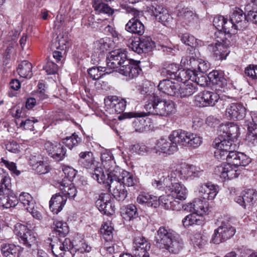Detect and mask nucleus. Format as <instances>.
Here are the masks:
<instances>
[{"instance_id":"f257e3e1","label":"nucleus","mask_w":257,"mask_h":257,"mask_svg":"<svg viewBox=\"0 0 257 257\" xmlns=\"http://www.w3.org/2000/svg\"><path fill=\"white\" fill-rule=\"evenodd\" d=\"M219 143L217 142V147H214L215 157L218 160H226L227 163L217 166L214 173L224 181L236 178L240 174L238 167L249 164L250 159L243 153L235 151L237 147L235 143L227 140Z\"/></svg>"},{"instance_id":"f03ea898","label":"nucleus","mask_w":257,"mask_h":257,"mask_svg":"<svg viewBox=\"0 0 257 257\" xmlns=\"http://www.w3.org/2000/svg\"><path fill=\"white\" fill-rule=\"evenodd\" d=\"M146 112H131L125 113L128 118L135 117L132 125L136 132L143 133L148 128L147 121L150 119L145 118L147 115H158L166 116L175 112V103L170 100L161 99L156 94L150 95L149 100L145 105Z\"/></svg>"},{"instance_id":"7ed1b4c3","label":"nucleus","mask_w":257,"mask_h":257,"mask_svg":"<svg viewBox=\"0 0 257 257\" xmlns=\"http://www.w3.org/2000/svg\"><path fill=\"white\" fill-rule=\"evenodd\" d=\"M100 173H101V176L99 178V175L97 174V183L101 186L99 187L106 193H102L99 195L97 199V205H99L97 208L102 214L108 215L110 214L111 205L108 202L109 195L107 192L110 191V188H112V194L114 198L118 201L124 200L127 195V191L125 186L118 181H114L112 185H110L109 181L106 180L103 170L101 169Z\"/></svg>"},{"instance_id":"20e7f679","label":"nucleus","mask_w":257,"mask_h":257,"mask_svg":"<svg viewBox=\"0 0 257 257\" xmlns=\"http://www.w3.org/2000/svg\"><path fill=\"white\" fill-rule=\"evenodd\" d=\"M127 53L124 49L111 51L106 58V65L111 69L118 68L119 73L130 79H133L141 71L140 62L128 59Z\"/></svg>"},{"instance_id":"39448f33","label":"nucleus","mask_w":257,"mask_h":257,"mask_svg":"<svg viewBox=\"0 0 257 257\" xmlns=\"http://www.w3.org/2000/svg\"><path fill=\"white\" fill-rule=\"evenodd\" d=\"M203 171L199 168L193 165H190L185 163L176 165L170 168L167 177L163 180L160 178L159 180H154L152 184L153 187L158 189L165 186L168 189L170 187V182L176 181L180 179L182 180H186L192 176L199 177Z\"/></svg>"},{"instance_id":"423d86ee","label":"nucleus","mask_w":257,"mask_h":257,"mask_svg":"<svg viewBox=\"0 0 257 257\" xmlns=\"http://www.w3.org/2000/svg\"><path fill=\"white\" fill-rule=\"evenodd\" d=\"M157 246L172 253H178L183 248L184 243L180 235L168 226H161L155 237Z\"/></svg>"},{"instance_id":"0eeeda50","label":"nucleus","mask_w":257,"mask_h":257,"mask_svg":"<svg viewBox=\"0 0 257 257\" xmlns=\"http://www.w3.org/2000/svg\"><path fill=\"white\" fill-rule=\"evenodd\" d=\"M104 108L106 113H104L106 118L102 116L99 117L103 120L106 124H108V120L111 117L108 114L114 113H120L122 112L126 106V101L123 99H119L116 96H108L104 99Z\"/></svg>"},{"instance_id":"6e6552de","label":"nucleus","mask_w":257,"mask_h":257,"mask_svg":"<svg viewBox=\"0 0 257 257\" xmlns=\"http://www.w3.org/2000/svg\"><path fill=\"white\" fill-rule=\"evenodd\" d=\"M14 232L18 236L20 243L28 249L33 248L37 244V238L35 233L30 228L21 223H17Z\"/></svg>"},{"instance_id":"1a4fd4ad","label":"nucleus","mask_w":257,"mask_h":257,"mask_svg":"<svg viewBox=\"0 0 257 257\" xmlns=\"http://www.w3.org/2000/svg\"><path fill=\"white\" fill-rule=\"evenodd\" d=\"M181 63L184 67L191 68L195 73L202 74L206 72L209 69V64L208 62L198 59L196 53H190L189 55L183 57Z\"/></svg>"},{"instance_id":"9d476101","label":"nucleus","mask_w":257,"mask_h":257,"mask_svg":"<svg viewBox=\"0 0 257 257\" xmlns=\"http://www.w3.org/2000/svg\"><path fill=\"white\" fill-rule=\"evenodd\" d=\"M122 7L126 10L127 13L132 14L134 17L125 25V30L130 33L142 35L145 32V26L136 18L139 15V12L135 9L128 6H124Z\"/></svg>"},{"instance_id":"9b49d317","label":"nucleus","mask_w":257,"mask_h":257,"mask_svg":"<svg viewBox=\"0 0 257 257\" xmlns=\"http://www.w3.org/2000/svg\"><path fill=\"white\" fill-rule=\"evenodd\" d=\"M220 131H222V134L214 141V147H217V142L220 143L219 142H222L223 140H227L234 143V140H236L238 137L239 127L236 124L232 123L221 125Z\"/></svg>"},{"instance_id":"f8f14e48","label":"nucleus","mask_w":257,"mask_h":257,"mask_svg":"<svg viewBox=\"0 0 257 257\" xmlns=\"http://www.w3.org/2000/svg\"><path fill=\"white\" fill-rule=\"evenodd\" d=\"M114 10L112 9L107 4L104 3L97 4V24L102 21L104 27L101 26L100 29L104 31L105 33H111L112 28L108 24L107 17L112 16Z\"/></svg>"},{"instance_id":"ddd939ff","label":"nucleus","mask_w":257,"mask_h":257,"mask_svg":"<svg viewBox=\"0 0 257 257\" xmlns=\"http://www.w3.org/2000/svg\"><path fill=\"white\" fill-rule=\"evenodd\" d=\"M235 232V228L230 224H223L214 230L212 242L215 244H219L230 238Z\"/></svg>"},{"instance_id":"4468645a","label":"nucleus","mask_w":257,"mask_h":257,"mask_svg":"<svg viewBox=\"0 0 257 257\" xmlns=\"http://www.w3.org/2000/svg\"><path fill=\"white\" fill-rule=\"evenodd\" d=\"M219 98V95L215 92L204 91L195 96V104L199 107L214 106Z\"/></svg>"},{"instance_id":"2eb2a0df","label":"nucleus","mask_w":257,"mask_h":257,"mask_svg":"<svg viewBox=\"0 0 257 257\" xmlns=\"http://www.w3.org/2000/svg\"><path fill=\"white\" fill-rule=\"evenodd\" d=\"M44 147L49 156L57 161H62L65 157L66 149L57 142L47 141Z\"/></svg>"},{"instance_id":"dca6fc26","label":"nucleus","mask_w":257,"mask_h":257,"mask_svg":"<svg viewBox=\"0 0 257 257\" xmlns=\"http://www.w3.org/2000/svg\"><path fill=\"white\" fill-rule=\"evenodd\" d=\"M234 200L244 209L249 208L257 203V191L253 189H248L242 195L236 196Z\"/></svg>"},{"instance_id":"f3484780","label":"nucleus","mask_w":257,"mask_h":257,"mask_svg":"<svg viewBox=\"0 0 257 257\" xmlns=\"http://www.w3.org/2000/svg\"><path fill=\"white\" fill-rule=\"evenodd\" d=\"M178 21L183 27L191 26L197 22L198 18L196 14L188 8L178 10Z\"/></svg>"},{"instance_id":"a211bd4d","label":"nucleus","mask_w":257,"mask_h":257,"mask_svg":"<svg viewBox=\"0 0 257 257\" xmlns=\"http://www.w3.org/2000/svg\"><path fill=\"white\" fill-rule=\"evenodd\" d=\"M134 249L133 253L136 257H149V252L151 245L145 237L138 236L135 237L134 241Z\"/></svg>"},{"instance_id":"6ab92c4d","label":"nucleus","mask_w":257,"mask_h":257,"mask_svg":"<svg viewBox=\"0 0 257 257\" xmlns=\"http://www.w3.org/2000/svg\"><path fill=\"white\" fill-rule=\"evenodd\" d=\"M225 116L234 120L242 119L246 115V108L240 103H232L226 108Z\"/></svg>"},{"instance_id":"aec40b11","label":"nucleus","mask_w":257,"mask_h":257,"mask_svg":"<svg viewBox=\"0 0 257 257\" xmlns=\"http://www.w3.org/2000/svg\"><path fill=\"white\" fill-rule=\"evenodd\" d=\"M182 207L185 210L193 212L202 216L208 210L207 202L200 198L195 199L192 202L184 205Z\"/></svg>"},{"instance_id":"412c9836","label":"nucleus","mask_w":257,"mask_h":257,"mask_svg":"<svg viewBox=\"0 0 257 257\" xmlns=\"http://www.w3.org/2000/svg\"><path fill=\"white\" fill-rule=\"evenodd\" d=\"M178 146L164 138H161L157 141L156 146L153 148V153L159 154H172L177 151Z\"/></svg>"},{"instance_id":"4be33fe9","label":"nucleus","mask_w":257,"mask_h":257,"mask_svg":"<svg viewBox=\"0 0 257 257\" xmlns=\"http://www.w3.org/2000/svg\"><path fill=\"white\" fill-rule=\"evenodd\" d=\"M153 44L150 37H142L138 40L132 41L129 45V48L138 54H142L150 51Z\"/></svg>"},{"instance_id":"5701e85b","label":"nucleus","mask_w":257,"mask_h":257,"mask_svg":"<svg viewBox=\"0 0 257 257\" xmlns=\"http://www.w3.org/2000/svg\"><path fill=\"white\" fill-rule=\"evenodd\" d=\"M217 185L208 182L201 184L198 188V194L204 200H213L218 193Z\"/></svg>"},{"instance_id":"b1692460","label":"nucleus","mask_w":257,"mask_h":257,"mask_svg":"<svg viewBox=\"0 0 257 257\" xmlns=\"http://www.w3.org/2000/svg\"><path fill=\"white\" fill-rule=\"evenodd\" d=\"M79 156L80 157L79 163L86 168L93 176H96V174L95 173L96 170V164L92 153L91 152H81Z\"/></svg>"},{"instance_id":"393cba45","label":"nucleus","mask_w":257,"mask_h":257,"mask_svg":"<svg viewBox=\"0 0 257 257\" xmlns=\"http://www.w3.org/2000/svg\"><path fill=\"white\" fill-rule=\"evenodd\" d=\"M178 181L179 179L176 181L170 182V187H168V190L175 200H184L187 198L188 190L186 187Z\"/></svg>"},{"instance_id":"a878e982","label":"nucleus","mask_w":257,"mask_h":257,"mask_svg":"<svg viewBox=\"0 0 257 257\" xmlns=\"http://www.w3.org/2000/svg\"><path fill=\"white\" fill-rule=\"evenodd\" d=\"M208 50L216 60L225 59L230 51L228 47L222 43H216L208 45Z\"/></svg>"},{"instance_id":"bb28decb","label":"nucleus","mask_w":257,"mask_h":257,"mask_svg":"<svg viewBox=\"0 0 257 257\" xmlns=\"http://www.w3.org/2000/svg\"><path fill=\"white\" fill-rule=\"evenodd\" d=\"M21 203L26 209L34 217L39 218L40 214L35 209V201L32 196L28 193L22 192L19 197L18 202Z\"/></svg>"},{"instance_id":"cd10ccee","label":"nucleus","mask_w":257,"mask_h":257,"mask_svg":"<svg viewBox=\"0 0 257 257\" xmlns=\"http://www.w3.org/2000/svg\"><path fill=\"white\" fill-rule=\"evenodd\" d=\"M230 18L231 21L236 25V27H238L239 30H242L247 27L246 15L240 8H233L230 11Z\"/></svg>"},{"instance_id":"c85d7f7f","label":"nucleus","mask_w":257,"mask_h":257,"mask_svg":"<svg viewBox=\"0 0 257 257\" xmlns=\"http://www.w3.org/2000/svg\"><path fill=\"white\" fill-rule=\"evenodd\" d=\"M100 160L101 163L97 162V174L99 175V178L101 176V173H100L101 169L104 172L108 171L114 164L111 154L108 150H104L101 153Z\"/></svg>"},{"instance_id":"c756f323","label":"nucleus","mask_w":257,"mask_h":257,"mask_svg":"<svg viewBox=\"0 0 257 257\" xmlns=\"http://www.w3.org/2000/svg\"><path fill=\"white\" fill-rule=\"evenodd\" d=\"M158 206L167 210H178L181 208L180 203L172 195H163L158 198Z\"/></svg>"},{"instance_id":"7c9ffc66","label":"nucleus","mask_w":257,"mask_h":257,"mask_svg":"<svg viewBox=\"0 0 257 257\" xmlns=\"http://www.w3.org/2000/svg\"><path fill=\"white\" fill-rule=\"evenodd\" d=\"M158 89L165 94L171 96H176L179 90V84L169 79H164L160 81Z\"/></svg>"},{"instance_id":"2f4dec72","label":"nucleus","mask_w":257,"mask_h":257,"mask_svg":"<svg viewBox=\"0 0 257 257\" xmlns=\"http://www.w3.org/2000/svg\"><path fill=\"white\" fill-rule=\"evenodd\" d=\"M10 188L9 193L0 194V206L6 208L15 207L18 203L17 196L11 190Z\"/></svg>"},{"instance_id":"473e14b6","label":"nucleus","mask_w":257,"mask_h":257,"mask_svg":"<svg viewBox=\"0 0 257 257\" xmlns=\"http://www.w3.org/2000/svg\"><path fill=\"white\" fill-rule=\"evenodd\" d=\"M153 12L157 20L163 25H167L172 20V17L168 11L162 6L153 7Z\"/></svg>"},{"instance_id":"72a5a7b5","label":"nucleus","mask_w":257,"mask_h":257,"mask_svg":"<svg viewBox=\"0 0 257 257\" xmlns=\"http://www.w3.org/2000/svg\"><path fill=\"white\" fill-rule=\"evenodd\" d=\"M66 198L60 193L53 195L49 201V207L54 214L60 212L66 202Z\"/></svg>"},{"instance_id":"f704fd0d","label":"nucleus","mask_w":257,"mask_h":257,"mask_svg":"<svg viewBox=\"0 0 257 257\" xmlns=\"http://www.w3.org/2000/svg\"><path fill=\"white\" fill-rule=\"evenodd\" d=\"M137 201L148 207L157 208L158 206V197L146 192H141L137 197Z\"/></svg>"},{"instance_id":"c9c22d12","label":"nucleus","mask_w":257,"mask_h":257,"mask_svg":"<svg viewBox=\"0 0 257 257\" xmlns=\"http://www.w3.org/2000/svg\"><path fill=\"white\" fill-rule=\"evenodd\" d=\"M111 169V168H110L108 171L104 172L106 180L109 181L110 185H112L114 181H118L121 183L122 181L121 178H122V174L125 171L123 170L118 167H115L113 170Z\"/></svg>"},{"instance_id":"e433bc0d","label":"nucleus","mask_w":257,"mask_h":257,"mask_svg":"<svg viewBox=\"0 0 257 257\" xmlns=\"http://www.w3.org/2000/svg\"><path fill=\"white\" fill-rule=\"evenodd\" d=\"M187 132L182 131V130H176L173 131L169 136V139L170 141L173 144L186 146V138L187 137Z\"/></svg>"},{"instance_id":"4c0bfd02","label":"nucleus","mask_w":257,"mask_h":257,"mask_svg":"<svg viewBox=\"0 0 257 257\" xmlns=\"http://www.w3.org/2000/svg\"><path fill=\"white\" fill-rule=\"evenodd\" d=\"M210 81L219 88L224 87L227 84V81L223 75L218 71H213L208 75Z\"/></svg>"},{"instance_id":"58836bf2","label":"nucleus","mask_w":257,"mask_h":257,"mask_svg":"<svg viewBox=\"0 0 257 257\" xmlns=\"http://www.w3.org/2000/svg\"><path fill=\"white\" fill-rule=\"evenodd\" d=\"M196 90V85L191 83H184L181 86L179 85V90H177V94L176 96L180 97H188L194 94Z\"/></svg>"},{"instance_id":"ea45409f","label":"nucleus","mask_w":257,"mask_h":257,"mask_svg":"<svg viewBox=\"0 0 257 257\" xmlns=\"http://www.w3.org/2000/svg\"><path fill=\"white\" fill-rule=\"evenodd\" d=\"M203 222V216L193 212L187 215L182 220V224L185 227H188L193 225H201Z\"/></svg>"},{"instance_id":"a19ab883","label":"nucleus","mask_w":257,"mask_h":257,"mask_svg":"<svg viewBox=\"0 0 257 257\" xmlns=\"http://www.w3.org/2000/svg\"><path fill=\"white\" fill-rule=\"evenodd\" d=\"M247 11L246 15V22H251L254 24H257V0H253L245 7Z\"/></svg>"},{"instance_id":"79ce46f5","label":"nucleus","mask_w":257,"mask_h":257,"mask_svg":"<svg viewBox=\"0 0 257 257\" xmlns=\"http://www.w3.org/2000/svg\"><path fill=\"white\" fill-rule=\"evenodd\" d=\"M21 248L14 244H3L1 245L2 253L6 257H18Z\"/></svg>"},{"instance_id":"37998d69","label":"nucleus","mask_w":257,"mask_h":257,"mask_svg":"<svg viewBox=\"0 0 257 257\" xmlns=\"http://www.w3.org/2000/svg\"><path fill=\"white\" fill-rule=\"evenodd\" d=\"M32 64L27 61H22L17 69L19 75L23 78H30L32 76Z\"/></svg>"},{"instance_id":"c03bdc74","label":"nucleus","mask_w":257,"mask_h":257,"mask_svg":"<svg viewBox=\"0 0 257 257\" xmlns=\"http://www.w3.org/2000/svg\"><path fill=\"white\" fill-rule=\"evenodd\" d=\"M178 71V67L177 64L166 63L162 69L161 74L168 78H173L177 76Z\"/></svg>"},{"instance_id":"a18cd8bd","label":"nucleus","mask_w":257,"mask_h":257,"mask_svg":"<svg viewBox=\"0 0 257 257\" xmlns=\"http://www.w3.org/2000/svg\"><path fill=\"white\" fill-rule=\"evenodd\" d=\"M121 212L123 218L125 220H131L136 217L137 209L135 205L131 204L122 208Z\"/></svg>"},{"instance_id":"49530a36","label":"nucleus","mask_w":257,"mask_h":257,"mask_svg":"<svg viewBox=\"0 0 257 257\" xmlns=\"http://www.w3.org/2000/svg\"><path fill=\"white\" fill-rule=\"evenodd\" d=\"M113 227L111 226L110 222H104L100 228V233L103 238L106 241L111 240L113 237Z\"/></svg>"},{"instance_id":"de8ad7c7","label":"nucleus","mask_w":257,"mask_h":257,"mask_svg":"<svg viewBox=\"0 0 257 257\" xmlns=\"http://www.w3.org/2000/svg\"><path fill=\"white\" fill-rule=\"evenodd\" d=\"M186 138V146L187 147L196 148L200 146L202 143V138L196 134L188 133Z\"/></svg>"},{"instance_id":"09e8293b","label":"nucleus","mask_w":257,"mask_h":257,"mask_svg":"<svg viewBox=\"0 0 257 257\" xmlns=\"http://www.w3.org/2000/svg\"><path fill=\"white\" fill-rule=\"evenodd\" d=\"M187 69H183L179 70L177 75V79L179 81L183 83H185L187 81L192 80V76L194 75L195 71L190 68L186 67Z\"/></svg>"},{"instance_id":"8fccbe9b","label":"nucleus","mask_w":257,"mask_h":257,"mask_svg":"<svg viewBox=\"0 0 257 257\" xmlns=\"http://www.w3.org/2000/svg\"><path fill=\"white\" fill-rule=\"evenodd\" d=\"M60 189L63 196L66 199L67 198L74 199L77 195V191L76 187L72 184L67 186L61 185Z\"/></svg>"},{"instance_id":"3c124183","label":"nucleus","mask_w":257,"mask_h":257,"mask_svg":"<svg viewBox=\"0 0 257 257\" xmlns=\"http://www.w3.org/2000/svg\"><path fill=\"white\" fill-rule=\"evenodd\" d=\"M181 40L184 44L191 47V49L187 52V55L193 53L195 54L196 49L194 48L196 46V39L194 36L190 35L188 34H184L181 36Z\"/></svg>"},{"instance_id":"603ef678","label":"nucleus","mask_w":257,"mask_h":257,"mask_svg":"<svg viewBox=\"0 0 257 257\" xmlns=\"http://www.w3.org/2000/svg\"><path fill=\"white\" fill-rule=\"evenodd\" d=\"M129 149L132 153H136L139 155H144L147 153L153 152V148H149L145 145L137 144L131 145Z\"/></svg>"},{"instance_id":"864d4df0","label":"nucleus","mask_w":257,"mask_h":257,"mask_svg":"<svg viewBox=\"0 0 257 257\" xmlns=\"http://www.w3.org/2000/svg\"><path fill=\"white\" fill-rule=\"evenodd\" d=\"M54 230L60 236H64L69 232V227L66 222L55 220L54 221Z\"/></svg>"},{"instance_id":"5fc2aeb1","label":"nucleus","mask_w":257,"mask_h":257,"mask_svg":"<svg viewBox=\"0 0 257 257\" xmlns=\"http://www.w3.org/2000/svg\"><path fill=\"white\" fill-rule=\"evenodd\" d=\"M112 44V41L108 37L100 39L97 43V49L100 53H104L109 50Z\"/></svg>"},{"instance_id":"6e6d98bb","label":"nucleus","mask_w":257,"mask_h":257,"mask_svg":"<svg viewBox=\"0 0 257 257\" xmlns=\"http://www.w3.org/2000/svg\"><path fill=\"white\" fill-rule=\"evenodd\" d=\"M122 181H121V184L124 186H127L128 187L133 186L137 183V180L136 177L133 174H131L127 171L123 172L122 174Z\"/></svg>"},{"instance_id":"4d7b16f0","label":"nucleus","mask_w":257,"mask_h":257,"mask_svg":"<svg viewBox=\"0 0 257 257\" xmlns=\"http://www.w3.org/2000/svg\"><path fill=\"white\" fill-rule=\"evenodd\" d=\"M236 25L233 23L231 20L229 21L226 19L225 21L223 31L225 34L234 35L236 33L237 31L239 30L238 27H236Z\"/></svg>"},{"instance_id":"13d9d810","label":"nucleus","mask_w":257,"mask_h":257,"mask_svg":"<svg viewBox=\"0 0 257 257\" xmlns=\"http://www.w3.org/2000/svg\"><path fill=\"white\" fill-rule=\"evenodd\" d=\"M81 139L77 136L73 135L63 140V143L66 147L71 149L80 142Z\"/></svg>"},{"instance_id":"bf43d9fd","label":"nucleus","mask_w":257,"mask_h":257,"mask_svg":"<svg viewBox=\"0 0 257 257\" xmlns=\"http://www.w3.org/2000/svg\"><path fill=\"white\" fill-rule=\"evenodd\" d=\"M52 251L56 257H63L65 254L63 250L61 248V245L58 239H55L51 243Z\"/></svg>"},{"instance_id":"052dcab7","label":"nucleus","mask_w":257,"mask_h":257,"mask_svg":"<svg viewBox=\"0 0 257 257\" xmlns=\"http://www.w3.org/2000/svg\"><path fill=\"white\" fill-rule=\"evenodd\" d=\"M0 181L3 182L5 191H9V188L11 187V179L6 171L1 168H0Z\"/></svg>"},{"instance_id":"680f3d73","label":"nucleus","mask_w":257,"mask_h":257,"mask_svg":"<svg viewBox=\"0 0 257 257\" xmlns=\"http://www.w3.org/2000/svg\"><path fill=\"white\" fill-rule=\"evenodd\" d=\"M57 39L56 43H57V44H56V48L61 50L66 49L67 45L68 44L69 42V38L67 35H60L57 37Z\"/></svg>"},{"instance_id":"e2e57ef3","label":"nucleus","mask_w":257,"mask_h":257,"mask_svg":"<svg viewBox=\"0 0 257 257\" xmlns=\"http://www.w3.org/2000/svg\"><path fill=\"white\" fill-rule=\"evenodd\" d=\"M2 166H5L12 173L18 176L20 174V172L17 169V166L15 163L10 162L7 160L4 159L3 158H1L0 162Z\"/></svg>"},{"instance_id":"0e129e2a","label":"nucleus","mask_w":257,"mask_h":257,"mask_svg":"<svg viewBox=\"0 0 257 257\" xmlns=\"http://www.w3.org/2000/svg\"><path fill=\"white\" fill-rule=\"evenodd\" d=\"M43 69L48 75L54 74L58 70V66L50 60H48L46 64L43 66Z\"/></svg>"},{"instance_id":"69168bd1","label":"nucleus","mask_w":257,"mask_h":257,"mask_svg":"<svg viewBox=\"0 0 257 257\" xmlns=\"http://www.w3.org/2000/svg\"><path fill=\"white\" fill-rule=\"evenodd\" d=\"M58 240L60 243L61 245V248H62L64 253L67 251H69L70 249H73V248L75 249L76 248V245L73 244V243L69 238H66L63 240L59 238Z\"/></svg>"},{"instance_id":"338daca9","label":"nucleus","mask_w":257,"mask_h":257,"mask_svg":"<svg viewBox=\"0 0 257 257\" xmlns=\"http://www.w3.org/2000/svg\"><path fill=\"white\" fill-rule=\"evenodd\" d=\"M250 115L253 123L248 126V130L252 136H255L257 135V111H251Z\"/></svg>"},{"instance_id":"774afa93","label":"nucleus","mask_w":257,"mask_h":257,"mask_svg":"<svg viewBox=\"0 0 257 257\" xmlns=\"http://www.w3.org/2000/svg\"><path fill=\"white\" fill-rule=\"evenodd\" d=\"M244 73L252 79H257V65H248L245 68Z\"/></svg>"}]
</instances>
